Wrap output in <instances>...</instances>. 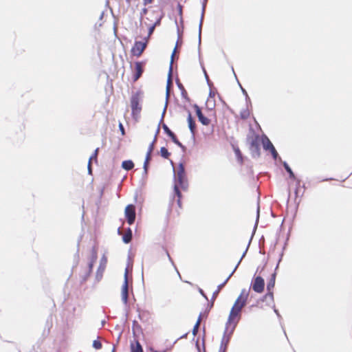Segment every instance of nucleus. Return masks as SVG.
Instances as JSON below:
<instances>
[{"mask_svg": "<svg viewBox=\"0 0 352 352\" xmlns=\"http://www.w3.org/2000/svg\"><path fill=\"white\" fill-rule=\"evenodd\" d=\"M188 187V183L185 170V166L184 162H180L178 164L177 173L174 175V186L173 191L174 195L177 197V206L182 208V194L179 190L182 188L183 190H186Z\"/></svg>", "mask_w": 352, "mask_h": 352, "instance_id": "1", "label": "nucleus"}, {"mask_svg": "<svg viewBox=\"0 0 352 352\" xmlns=\"http://www.w3.org/2000/svg\"><path fill=\"white\" fill-rule=\"evenodd\" d=\"M241 311L242 305L239 306V307L232 306L230 309L225 327V328H228V331H230V333H234V331L241 319Z\"/></svg>", "mask_w": 352, "mask_h": 352, "instance_id": "2", "label": "nucleus"}, {"mask_svg": "<svg viewBox=\"0 0 352 352\" xmlns=\"http://www.w3.org/2000/svg\"><path fill=\"white\" fill-rule=\"evenodd\" d=\"M143 97V91L138 90L132 92L130 102L131 107V116L135 120H138L140 113L142 111V104L140 103Z\"/></svg>", "mask_w": 352, "mask_h": 352, "instance_id": "3", "label": "nucleus"}, {"mask_svg": "<svg viewBox=\"0 0 352 352\" xmlns=\"http://www.w3.org/2000/svg\"><path fill=\"white\" fill-rule=\"evenodd\" d=\"M175 54V48H174L171 56H170V63L168 72L167 82H166V100H168L170 96V89L173 87V58Z\"/></svg>", "mask_w": 352, "mask_h": 352, "instance_id": "4", "label": "nucleus"}, {"mask_svg": "<svg viewBox=\"0 0 352 352\" xmlns=\"http://www.w3.org/2000/svg\"><path fill=\"white\" fill-rule=\"evenodd\" d=\"M129 265V263L128 264L124 273V282L122 285L121 289V297H122V302L127 306L128 305V296H129V286H128V267Z\"/></svg>", "mask_w": 352, "mask_h": 352, "instance_id": "5", "label": "nucleus"}, {"mask_svg": "<svg viewBox=\"0 0 352 352\" xmlns=\"http://www.w3.org/2000/svg\"><path fill=\"white\" fill-rule=\"evenodd\" d=\"M250 287L254 292L261 294L265 289V280L261 276H254Z\"/></svg>", "mask_w": 352, "mask_h": 352, "instance_id": "6", "label": "nucleus"}, {"mask_svg": "<svg viewBox=\"0 0 352 352\" xmlns=\"http://www.w3.org/2000/svg\"><path fill=\"white\" fill-rule=\"evenodd\" d=\"M147 44L148 40H144V41H135L131 50V54L137 57L140 56L146 49Z\"/></svg>", "mask_w": 352, "mask_h": 352, "instance_id": "7", "label": "nucleus"}, {"mask_svg": "<svg viewBox=\"0 0 352 352\" xmlns=\"http://www.w3.org/2000/svg\"><path fill=\"white\" fill-rule=\"evenodd\" d=\"M124 215L127 223L129 225L134 223L136 217L135 206L133 204H129L124 210Z\"/></svg>", "mask_w": 352, "mask_h": 352, "instance_id": "8", "label": "nucleus"}, {"mask_svg": "<svg viewBox=\"0 0 352 352\" xmlns=\"http://www.w3.org/2000/svg\"><path fill=\"white\" fill-rule=\"evenodd\" d=\"M249 148L253 158H258L260 157L261 148L258 143V135H256L255 138L251 140Z\"/></svg>", "mask_w": 352, "mask_h": 352, "instance_id": "9", "label": "nucleus"}, {"mask_svg": "<svg viewBox=\"0 0 352 352\" xmlns=\"http://www.w3.org/2000/svg\"><path fill=\"white\" fill-rule=\"evenodd\" d=\"M232 334L233 333H230V332L228 331V328H225L218 352H221L222 350H223V352L227 351L228 346Z\"/></svg>", "mask_w": 352, "mask_h": 352, "instance_id": "10", "label": "nucleus"}, {"mask_svg": "<svg viewBox=\"0 0 352 352\" xmlns=\"http://www.w3.org/2000/svg\"><path fill=\"white\" fill-rule=\"evenodd\" d=\"M249 296V291H246L245 289H243L240 295L238 296L236 300H235L233 306L236 307H239L242 305V308L246 305L247 300Z\"/></svg>", "mask_w": 352, "mask_h": 352, "instance_id": "11", "label": "nucleus"}, {"mask_svg": "<svg viewBox=\"0 0 352 352\" xmlns=\"http://www.w3.org/2000/svg\"><path fill=\"white\" fill-rule=\"evenodd\" d=\"M283 256V252H282L280 254L279 259H278L276 266L275 267V272L271 275V278H270V280H268V282L267 283V291L269 292H272V289L274 287L276 277V270L278 268L279 263L282 260Z\"/></svg>", "mask_w": 352, "mask_h": 352, "instance_id": "12", "label": "nucleus"}, {"mask_svg": "<svg viewBox=\"0 0 352 352\" xmlns=\"http://www.w3.org/2000/svg\"><path fill=\"white\" fill-rule=\"evenodd\" d=\"M184 109L188 113V117H187V122H188V126L189 128V130L192 135V137H195L196 130H197V125L195 119L192 116L191 112L190 110L186 107H184Z\"/></svg>", "mask_w": 352, "mask_h": 352, "instance_id": "13", "label": "nucleus"}, {"mask_svg": "<svg viewBox=\"0 0 352 352\" xmlns=\"http://www.w3.org/2000/svg\"><path fill=\"white\" fill-rule=\"evenodd\" d=\"M259 212H260V208H259V206H258L257 208V210H256V222H255V224H254V228H253V231H252V236L249 240V242H248V244L245 250V251L243 252L242 254V256L241 257V258L239 259V262L237 263V264L239 265L242 259L245 256L246 254H247V252L248 250V248L250 247V245L251 243V241H252V239L254 236V234L256 232V228H257V226H258V219H259Z\"/></svg>", "mask_w": 352, "mask_h": 352, "instance_id": "14", "label": "nucleus"}, {"mask_svg": "<svg viewBox=\"0 0 352 352\" xmlns=\"http://www.w3.org/2000/svg\"><path fill=\"white\" fill-rule=\"evenodd\" d=\"M144 64V63L142 62V61H137V62H135V72L133 74V77H132L133 82L137 81L140 78L142 74H143V72H144V68H143Z\"/></svg>", "mask_w": 352, "mask_h": 352, "instance_id": "15", "label": "nucleus"}, {"mask_svg": "<svg viewBox=\"0 0 352 352\" xmlns=\"http://www.w3.org/2000/svg\"><path fill=\"white\" fill-rule=\"evenodd\" d=\"M206 6H204V7L201 6V17L199 24V30H198V45H199V53L200 54V46L201 43V30H202V25L204 19V14L206 11Z\"/></svg>", "mask_w": 352, "mask_h": 352, "instance_id": "16", "label": "nucleus"}, {"mask_svg": "<svg viewBox=\"0 0 352 352\" xmlns=\"http://www.w3.org/2000/svg\"><path fill=\"white\" fill-rule=\"evenodd\" d=\"M107 262V259L106 256L104 255H103L100 259V265H99L97 272H96V278L98 280H99L102 278V272L104 270Z\"/></svg>", "mask_w": 352, "mask_h": 352, "instance_id": "17", "label": "nucleus"}, {"mask_svg": "<svg viewBox=\"0 0 352 352\" xmlns=\"http://www.w3.org/2000/svg\"><path fill=\"white\" fill-rule=\"evenodd\" d=\"M175 83L181 91L182 98L184 99L186 102H190V99L188 96L187 91L178 78L175 79Z\"/></svg>", "mask_w": 352, "mask_h": 352, "instance_id": "18", "label": "nucleus"}, {"mask_svg": "<svg viewBox=\"0 0 352 352\" xmlns=\"http://www.w3.org/2000/svg\"><path fill=\"white\" fill-rule=\"evenodd\" d=\"M198 56H199V63H200V65H201V69L203 70V72H204V77L206 78V82H207V85L209 87H212L213 86V83L210 80L209 78V76L207 74V72L205 69V67L202 63V60H201V55L199 56V53L198 52Z\"/></svg>", "mask_w": 352, "mask_h": 352, "instance_id": "19", "label": "nucleus"}, {"mask_svg": "<svg viewBox=\"0 0 352 352\" xmlns=\"http://www.w3.org/2000/svg\"><path fill=\"white\" fill-rule=\"evenodd\" d=\"M261 141H262L263 148L265 151L270 150L272 148V146H274L273 144L272 143V142L270 140V139L265 135H263L262 136Z\"/></svg>", "mask_w": 352, "mask_h": 352, "instance_id": "20", "label": "nucleus"}, {"mask_svg": "<svg viewBox=\"0 0 352 352\" xmlns=\"http://www.w3.org/2000/svg\"><path fill=\"white\" fill-rule=\"evenodd\" d=\"M281 163H282L285 171L288 173L289 177L292 179H296V177L294 173L293 172L292 169L289 166L287 162L285 161H282Z\"/></svg>", "mask_w": 352, "mask_h": 352, "instance_id": "21", "label": "nucleus"}, {"mask_svg": "<svg viewBox=\"0 0 352 352\" xmlns=\"http://www.w3.org/2000/svg\"><path fill=\"white\" fill-rule=\"evenodd\" d=\"M267 299L270 300L271 302H274V293L273 292H267L264 296H263L261 298H259L256 303L259 305L260 302L267 301Z\"/></svg>", "mask_w": 352, "mask_h": 352, "instance_id": "22", "label": "nucleus"}, {"mask_svg": "<svg viewBox=\"0 0 352 352\" xmlns=\"http://www.w3.org/2000/svg\"><path fill=\"white\" fill-rule=\"evenodd\" d=\"M131 352H144L142 346L138 340L135 341V343H131Z\"/></svg>", "mask_w": 352, "mask_h": 352, "instance_id": "23", "label": "nucleus"}, {"mask_svg": "<svg viewBox=\"0 0 352 352\" xmlns=\"http://www.w3.org/2000/svg\"><path fill=\"white\" fill-rule=\"evenodd\" d=\"M134 166H135V164H134L133 162L131 160H124L122 162V165H121L122 168L127 171L133 169L134 168Z\"/></svg>", "mask_w": 352, "mask_h": 352, "instance_id": "24", "label": "nucleus"}, {"mask_svg": "<svg viewBox=\"0 0 352 352\" xmlns=\"http://www.w3.org/2000/svg\"><path fill=\"white\" fill-rule=\"evenodd\" d=\"M227 283H228V279H226L222 283H221L220 285H219L217 286V289L212 294V300H215V298L219 295V293L220 290L226 285V284Z\"/></svg>", "mask_w": 352, "mask_h": 352, "instance_id": "25", "label": "nucleus"}, {"mask_svg": "<svg viewBox=\"0 0 352 352\" xmlns=\"http://www.w3.org/2000/svg\"><path fill=\"white\" fill-rule=\"evenodd\" d=\"M91 273L92 272L90 271V270L85 269L84 272H82V274L80 275V283H82L86 282Z\"/></svg>", "mask_w": 352, "mask_h": 352, "instance_id": "26", "label": "nucleus"}, {"mask_svg": "<svg viewBox=\"0 0 352 352\" xmlns=\"http://www.w3.org/2000/svg\"><path fill=\"white\" fill-rule=\"evenodd\" d=\"M160 154L164 159H168L170 156V153L168 151L166 147L162 146L160 148Z\"/></svg>", "mask_w": 352, "mask_h": 352, "instance_id": "27", "label": "nucleus"}, {"mask_svg": "<svg viewBox=\"0 0 352 352\" xmlns=\"http://www.w3.org/2000/svg\"><path fill=\"white\" fill-rule=\"evenodd\" d=\"M233 149H234V153H235V155H236V157L238 162L240 164H242L243 162V155H242L239 148L234 147Z\"/></svg>", "mask_w": 352, "mask_h": 352, "instance_id": "28", "label": "nucleus"}, {"mask_svg": "<svg viewBox=\"0 0 352 352\" xmlns=\"http://www.w3.org/2000/svg\"><path fill=\"white\" fill-rule=\"evenodd\" d=\"M206 109L208 111H213L215 108V101L214 100H211L210 98H208L206 102Z\"/></svg>", "mask_w": 352, "mask_h": 352, "instance_id": "29", "label": "nucleus"}, {"mask_svg": "<svg viewBox=\"0 0 352 352\" xmlns=\"http://www.w3.org/2000/svg\"><path fill=\"white\" fill-rule=\"evenodd\" d=\"M162 249H163V250L165 252V254H166V255L167 256V257H168V258L169 261L170 262V263L172 264V265L174 267V268H175V270L177 271V272L178 275L179 276V277H181L180 274H179V271L177 270V267H176V265H175L173 260L172 259L171 256H170L168 251L167 250V249H166L164 246H162Z\"/></svg>", "mask_w": 352, "mask_h": 352, "instance_id": "30", "label": "nucleus"}, {"mask_svg": "<svg viewBox=\"0 0 352 352\" xmlns=\"http://www.w3.org/2000/svg\"><path fill=\"white\" fill-rule=\"evenodd\" d=\"M198 120L204 125L208 126L210 124V120L204 114L198 118Z\"/></svg>", "mask_w": 352, "mask_h": 352, "instance_id": "31", "label": "nucleus"}, {"mask_svg": "<svg viewBox=\"0 0 352 352\" xmlns=\"http://www.w3.org/2000/svg\"><path fill=\"white\" fill-rule=\"evenodd\" d=\"M250 111L248 107L243 109L240 112V118L242 120H246L250 117Z\"/></svg>", "mask_w": 352, "mask_h": 352, "instance_id": "32", "label": "nucleus"}, {"mask_svg": "<svg viewBox=\"0 0 352 352\" xmlns=\"http://www.w3.org/2000/svg\"><path fill=\"white\" fill-rule=\"evenodd\" d=\"M201 316H202V314L200 313L199 315L197 321V322L195 323V324L193 327L192 332V334H193L194 336H195L197 334V333H198L199 325V322H200Z\"/></svg>", "mask_w": 352, "mask_h": 352, "instance_id": "33", "label": "nucleus"}, {"mask_svg": "<svg viewBox=\"0 0 352 352\" xmlns=\"http://www.w3.org/2000/svg\"><path fill=\"white\" fill-rule=\"evenodd\" d=\"M159 131H160V126H158V128L157 129V131H156V133H155V135L154 137V139H153V142L148 146L147 152H149V153H152L153 152V151L154 149V144H155V142L156 138H157V135L159 133Z\"/></svg>", "mask_w": 352, "mask_h": 352, "instance_id": "34", "label": "nucleus"}, {"mask_svg": "<svg viewBox=\"0 0 352 352\" xmlns=\"http://www.w3.org/2000/svg\"><path fill=\"white\" fill-rule=\"evenodd\" d=\"M132 236H133V234H131V233H125V234L122 236V241H123L125 244H128V243H129L131 241Z\"/></svg>", "mask_w": 352, "mask_h": 352, "instance_id": "35", "label": "nucleus"}, {"mask_svg": "<svg viewBox=\"0 0 352 352\" xmlns=\"http://www.w3.org/2000/svg\"><path fill=\"white\" fill-rule=\"evenodd\" d=\"M97 258H98L97 250L95 247H93V248L91 250V257H90L89 261H93L94 263H96Z\"/></svg>", "mask_w": 352, "mask_h": 352, "instance_id": "36", "label": "nucleus"}, {"mask_svg": "<svg viewBox=\"0 0 352 352\" xmlns=\"http://www.w3.org/2000/svg\"><path fill=\"white\" fill-rule=\"evenodd\" d=\"M162 129L164 130V132L168 136L170 137L172 135H173L175 133L173 132L169 127L165 124H162Z\"/></svg>", "mask_w": 352, "mask_h": 352, "instance_id": "37", "label": "nucleus"}, {"mask_svg": "<svg viewBox=\"0 0 352 352\" xmlns=\"http://www.w3.org/2000/svg\"><path fill=\"white\" fill-rule=\"evenodd\" d=\"M92 346L96 350L101 349L102 347V344L101 342L98 339L93 341Z\"/></svg>", "mask_w": 352, "mask_h": 352, "instance_id": "38", "label": "nucleus"}, {"mask_svg": "<svg viewBox=\"0 0 352 352\" xmlns=\"http://www.w3.org/2000/svg\"><path fill=\"white\" fill-rule=\"evenodd\" d=\"M214 301V300H212L211 299V302L207 304V307H206V310H205V316H206V318L208 317V315L210 311L213 307Z\"/></svg>", "mask_w": 352, "mask_h": 352, "instance_id": "39", "label": "nucleus"}, {"mask_svg": "<svg viewBox=\"0 0 352 352\" xmlns=\"http://www.w3.org/2000/svg\"><path fill=\"white\" fill-rule=\"evenodd\" d=\"M156 28V26H154V25L153 24L152 25L149 26L148 27V35L147 36L144 37V40H148L149 38V37L153 34V33L154 32V30H155V28Z\"/></svg>", "mask_w": 352, "mask_h": 352, "instance_id": "40", "label": "nucleus"}, {"mask_svg": "<svg viewBox=\"0 0 352 352\" xmlns=\"http://www.w3.org/2000/svg\"><path fill=\"white\" fill-rule=\"evenodd\" d=\"M192 107L195 111L197 118H199V116H201L203 114L201 109L198 104H194Z\"/></svg>", "mask_w": 352, "mask_h": 352, "instance_id": "41", "label": "nucleus"}, {"mask_svg": "<svg viewBox=\"0 0 352 352\" xmlns=\"http://www.w3.org/2000/svg\"><path fill=\"white\" fill-rule=\"evenodd\" d=\"M163 16H164V14H161L157 15V16H155V23H153L154 26H156V27H157V26L160 25V24H161V21H162V19Z\"/></svg>", "mask_w": 352, "mask_h": 352, "instance_id": "42", "label": "nucleus"}, {"mask_svg": "<svg viewBox=\"0 0 352 352\" xmlns=\"http://www.w3.org/2000/svg\"><path fill=\"white\" fill-rule=\"evenodd\" d=\"M98 151H99V148H97L95 149L94 153L90 156V157L89 159V161L94 160L97 162Z\"/></svg>", "mask_w": 352, "mask_h": 352, "instance_id": "43", "label": "nucleus"}, {"mask_svg": "<svg viewBox=\"0 0 352 352\" xmlns=\"http://www.w3.org/2000/svg\"><path fill=\"white\" fill-rule=\"evenodd\" d=\"M296 181V189L294 190V193H295V195L297 197L298 195V189L300 187H301L300 186V179L296 178V179H294Z\"/></svg>", "mask_w": 352, "mask_h": 352, "instance_id": "44", "label": "nucleus"}, {"mask_svg": "<svg viewBox=\"0 0 352 352\" xmlns=\"http://www.w3.org/2000/svg\"><path fill=\"white\" fill-rule=\"evenodd\" d=\"M272 155V158L274 160H278L280 162L283 161L281 157L279 156L277 151H274L273 153H271Z\"/></svg>", "mask_w": 352, "mask_h": 352, "instance_id": "45", "label": "nucleus"}, {"mask_svg": "<svg viewBox=\"0 0 352 352\" xmlns=\"http://www.w3.org/2000/svg\"><path fill=\"white\" fill-rule=\"evenodd\" d=\"M168 100H166L165 105H164V109H163V111H162V117H161V119H160V123H161L162 122H163L164 117V115H165V113H166V111L167 106H168Z\"/></svg>", "mask_w": 352, "mask_h": 352, "instance_id": "46", "label": "nucleus"}, {"mask_svg": "<svg viewBox=\"0 0 352 352\" xmlns=\"http://www.w3.org/2000/svg\"><path fill=\"white\" fill-rule=\"evenodd\" d=\"M147 12H148V9L146 8H144L142 9V10L140 12V21L141 23L143 20V16L145 15L147 13Z\"/></svg>", "mask_w": 352, "mask_h": 352, "instance_id": "47", "label": "nucleus"}, {"mask_svg": "<svg viewBox=\"0 0 352 352\" xmlns=\"http://www.w3.org/2000/svg\"><path fill=\"white\" fill-rule=\"evenodd\" d=\"M141 329V327L140 325L138 323V322L136 320H133V324H132V329H133V331L134 332L135 331V329Z\"/></svg>", "mask_w": 352, "mask_h": 352, "instance_id": "48", "label": "nucleus"}, {"mask_svg": "<svg viewBox=\"0 0 352 352\" xmlns=\"http://www.w3.org/2000/svg\"><path fill=\"white\" fill-rule=\"evenodd\" d=\"M215 96V91L212 89V87H210L209 94H208V98L211 100H214Z\"/></svg>", "mask_w": 352, "mask_h": 352, "instance_id": "49", "label": "nucleus"}, {"mask_svg": "<svg viewBox=\"0 0 352 352\" xmlns=\"http://www.w3.org/2000/svg\"><path fill=\"white\" fill-rule=\"evenodd\" d=\"M148 170H143V173L142 174V183H144L145 180L146 179L147 176H148Z\"/></svg>", "mask_w": 352, "mask_h": 352, "instance_id": "50", "label": "nucleus"}, {"mask_svg": "<svg viewBox=\"0 0 352 352\" xmlns=\"http://www.w3.org/2000/svg\"><path fill=\"white\" fill-rule=\"evenodd\" d=\"M198 292H199V294L206 300H208V298L207 296V295L206 294V293L204 292V291L201 289V288H198Z\"/></svg>", "mask_w": 352, "mask_h": 352, "instance_id": "51", "label": "nucleus"}, {"mask_svg": "<svg viewBox=\"0 0 352 352\" xmlns=\"http://www.w3.org/2000/svg\"><path fill=\"white\" fill-rule=\"evenodd\" d=\"M118 126H119V130H120L122 135H125V129H124L123 124L121 122H120Z\"/></svg>", "mask_w": 352, "mask_h": 352, "instance_id": "52", "label": "nucleus"}, {"mask_svg": "<svg viewBox=\"0 0 352 352\" xmlns=\"http://www.w3.org/2000/svg\"><path fill=\"white\" fill-rule=\"evenodd\" d=\"M94 264H95V263H94L93 261H89L88 267H87V268H86V270H90V271L92 272Z\"/></svg>", "mask_w": 352, "mask_h": 352, "instance_id": "53", "label": "nucleus"}, {"mask_svg": "<svg viewBox=\"0 0 352 352\" xmlns=\"http://www.w3.org/2000/svg\"><path fill=\"white\" fill-rule=\"evenodd\" d=\"M151 160V153L147 152L146 157H145L144 162H149Z\"/></svg>", "mask_w": 352, "mask_h": 352, "instance_id": "54", "label": "nucleus"}, {"mask_svg": "<svg viewBox=\"0 0 352 352\" xmlns=\"http://www.w3.org/2000/svg\"><path fill=\"white\" fill-rule=\"evenodd\" d=\"M169 138L171 139L172 142H173L174 144H175V143L179 140H178V138H177V135H176L175 133H174L173 135H171L170 137H169Z\"/></svg>", "mask_w": 352, "mask_h": 352, "instance_id": "55", "label": "nucleus"}, {"mask_svg": "<svg viewBox=\"0 0 352 352\" xmlns=\"http://www.w3.org/2000/svg\"><path fill=\"white\" fill-rule=\"evenodd\" d=\"M245 102H246V107H249V106H252V102H251V100H250V98L249 97V96H247L245 97Z\"/></svg>", "mask_w": 352, "mask_h": 352, "instance_id": "56", "label": "nucleus"}, {"mask_svg": "<svg viewBox=\"0 0 352 352\" xmlns=\"http://www.w3.org/2000/svg\"><path fill=\"white\" fill-rule=\"evenodd\" d=\"M273 310H274V313L276 314L277 317L279 318V320H280L281 316H280L278 310L275 307L274 305H273Z\"/></svg>", "mask_w": 352, "mask_h": 352, "instance_id": "57", "label": "nucleus"}, {"mask_svg": "<svg viewBox=\"0 0 352 352\" xmlns=\"http://www.w3.org/2000/svg\"><path fill=\"white\" fill-rule=\"evenodd\" d=\"M87 170H88L89 175L92 174V168H91V161H89V160L88 164H87Z\"/></svg>", "mask_w": 352, "mask_h": 352, "instance_id": "58", "label": "nucleus"}, {"mask_svg": "<svg viewBox=\"0 0 352 352\" xmlns=\"http://www.w3.org/2000/svg\"><path fill=\"white\" fill-rule=\"evenodd\" d=\"M239 267V265L236 264L235 267L234 268V270H232V272H230V274H229V276L227 277L226 279H228V281L229 280V279L230 278V277L233 275V274L234 273V272L236 270V269L238 268Z\"/></svg>", "mask_w": 352, "mask_h": 352, "instance_id": "59", "label": "nucleus"}, {"mask_svg": "<svg viewBox=\"0 0 352 352\" xmlns=\"http://www.w3.org/2000/svg\"><path fill=\"white\" fill-rule=\"evenodd\" d=\"M239 267V265L236 264L235 267L234 268V270H232V272H230V274H229V276L227 277L226 279H228V281L229 280V279L230 278V277L233 275V274L234 273V272L236 270V269L238 268Z\"/></svg>", "mask_w": 352, "mask_h": 352, "instance_id": "60", "label": "nucleus"}, {"mask_svg": "<svg viewBox=\"0 0 352 352\" xmlns=\"http://www.w3.org/2000/svg\"><path fill=\"white\" fill-rule=\"evenodd\" d=\"M182 34H183V32L180 31L179 28L177 27V38H178V41L182 39Z\"/></svg>", "mask_w": 352, "mask_h": 352, "instance_id": "61", "label": "nucleus"}, {"mask_svg": "<svg viewBox=\"0 0 352 352\" xmlns=\"http://www.w3.org/2000/svg\"><path fill=\"white\" fill-rule=\"evenodd\" d=\"M148 168H149V162H144L143 170L148 171Z\"/></svg>", "mask_w": 352, "mask_h": 352, "instance_id": "62", "label": "nucleus"}, {"mask_svg": "<svg viewBox=\"0 0 352 352\" xmlns=\"http://www.w3.org/2000/svg\"><path fill=\"white\" fill-rule=\"evenodd\" d=\"M238 83H239V85L241 89V91H242L243 94L245 96V97L248 96L247 91L244 88H243V87L241 85V84L239 83V81H238Z\"/></svg>", "mask_w": 352, "mask_h": 352, "instance_id": "63", "label": "nucleus"}, {"mask_svg": "<svg viewBox=\"0 0 352 352\" xmlns=\"http://www.w3.org/2000/svg\"><path fill=\"white\" fill-rule=\"evenodd\" d=\"M149 350L151 351V352H166L168 349H166L160 351L155 350L153 347H150Z\"/></svg>", "mask_w": 352, "mask_h": 352, "instance_id": "64", "label": "nucleus"}]
</instances>
